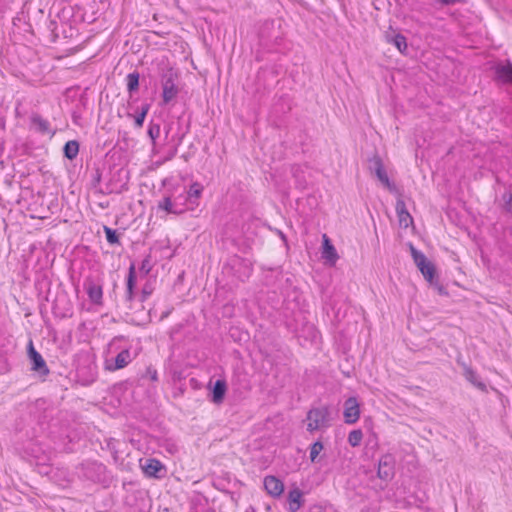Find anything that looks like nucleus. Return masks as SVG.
I'll return each instance as SVG.
<instances>
[{
  "instance_id": "27",
  "label": "nucleus",
  "mask_w": 512,
  "mask_h": 512,
  "mask_svg": "<svg viewBox=\"0 0 512 512\" xmlns=\"http://www.w3.org/2000/svg\"><path fill=\"white\" fill-rule=\"evenodd\" d=\"M202 191H203V186L200 183H198V182L192 183L190 188L188 190L186 189V196H187V197H185L186 202L190 201L191 203H195V200L201 196Z\"/></svg>"
},
{
  "instance_id": "14",
  "label": "nucleus",
  "mask_w": 512,
  "mask_h": 512,
  "mask_svg": "<svg viewBox=\"0 0 512 512\" xmlns=\"http://www.w3.org/2000/svg\"><path fill=\"white\" fill-rule=\"evenodd\" d=\"M131 353L128 349L119 352L115 358L106 360V369L115 371L126 367L131 362Z\"/></svg>"
},
{
  "instance_id": "40",
  "label": "nucleus",
  "mask_w": 512,
  "mask_h": 512,
  "mask_svg": "<svg viewBox=\"0 0 512 512\" xmlns=\"http://www.w3.org/2000/svg\"><path fill=\"white\" fill-rule=\"evenodd\" d=\"M437 3H440L443 6H451L454 5L457 2H460L461 0H435Z\"/></svg>"
},
{
  "instance_id": "7",
  "label": "nucleus",
  "mask_w": 512,
  "mask_h": 512,
  "mask_svg": "<svg viewBox=\"0 0 512 512\" xmlns=\"http://www.w3.org/2000/svg\"><path fill=\"white\" fill-rule=\"evenodd\" d=\"M82 473L83 476L95 483H103L106 481V466L97 461L86 462L82 464Z\"/></svg>"
},
{
  "instance_id": "11",
  "label": "nucleus",
  "mask_w": 512,
  "mask_h": 512,
  "mask_svg": "<svg viewBox=\"0 0 512 512\" xmlns=\"http://www.w3.org/2000/svg\"><path fill=\"white\" fill-rule=\"evenodd\" d=\"M344 421L346 424H354L360 416V406L356 397H349L344 402Z\"/></svg>"
},
{
  "instance_id": "31",
  "label": "nucleus",
  "mask_w": 512,
  "mask_h": 512,
  "mask_svg": "<svg viewBox=\"0 0 512 512\" xmlns=\"http://www.w3.org/2000/svg\"><path fill=\"white\" fill-rule=\"evenodd\" d=\"M323 450V443L321 440L315 441L310 446V460L311 462H315L320 452Z\"/></svg>"
},
{
  "instance_id": "43",
  "label": "nucleus",
  "mask_w": 512,
  "mask_h": 512,
  "mask_svg": "<svg viewBox=\"0 0 512 512\" xmlns=\"http://www.w3.org/2000/svg\"><path fill=\"white\" fill-rule=\"evenodd\" d=\"M279 233H280V238H282L283 240H286L285 235L282 232H279Z\"/></svg>"
},
{
  "instance_id": "36",
  "label": "nucleus",
  "mask_w": 512,
  "mask_h": 512,
  "mask_svg": "<svg viewBox=\"0 0 512 512\" xmlns=\"http://www.w3.org/2000/svg\"><path fill=\"white\" fill-rule=\"evenodd\" d=\"M431 285L435 287L439 295L448 296L447 289L438 281L436 276L434 277V282Z\"/></svg>"
},
{
  "instance_id": "1",
  "label": "nucleus",
  "mask_w": 512,
  "mask_h": 512,
  "mask_svg": "<svg viewBox=\"0 0 512 512\" xmlns=\"http://www.w3.org/2000/svg\"><path fill=\"white\" fill-rule=\"evenodd\" d=\"M186 187L183 185L170 186L165 190L162 199L158 202V210L168 214L180 215L186 211Z\"/></svg>"
},
{
  "instance_id": "37",
  "label": "nucleus",
  "mask_w": 512,
  "mask_h": 512,
  "mask_svg": "<svg viewBox=\"0 0 512 512\" xmlns=\"http://www.w3.org/2000/svg\"><path fill=\"white\" fill-rule=\"evenodd\" d=\"M150 108H151V104L148 102H145L142 104V106L140 107V109L137 113L142 114L146 117Z\"/></svg>"
},
{
  "instance_id": "9",
  "label": "nucleus",
  "mask_w": 512,
  "mask_h": 512,
  "mask_svg": "<svg viewBox=\"0 0 512 512\" xmlns=\"http://www.w3.org/2000/svg\"><path fill=\"white\" fill-rule=\"evenodd\" d=\"M395 457L387 453L378 461L377 477L385 482H390L395 476Z\"/></svg>"
},
{
  "instance_id": "24",
  "label": "nucleus",
  "mask_w": 512,
  "mask_h": 512,
  "mask_svg": "<svg viewBox=\"0 0 512 512\" xmlns=\"http://www.w3.org/2000/svg\"><path fill=\"white\" fill-rule=\"evenodd\" d=\"M126 86L130 99H132L140 86V74L138 71H133L126 76Z\"/></svg>"
},
{
  "instance_id": "42",
  "label": "nucleus",
  "mask_w": 512,
  "mask_h": 512,
  "mask_svg": "<svg viewBox=\"0 0 512 512\" xmlns=\"http://www.w3.org/2000/svg\"><path fill=\"white\" fill-rule=\"evenodd\" d=\"M169 313H170V311L163 312L162 315H161V320L166 318L169 315Z\"/></svg>"
},
{
  "instance_id": "26",
  "label": "nucleus",
  "mask_w": 512,
  "mask_h": 512,
  "mask_svg": "<svg viewBox=\"0 0 512 512\" xmlns=\"http://www.w3.org/2000/svg\"><path fill=\"white\" fill-rule=\"evenodd\" d=\"M31 123L36 127L37 131L42 134L50 132L49 122L42 118V116L39 114H33L31 116Z\"/></svg>"
},
{
  "instance_id": "35",
  "label": "nucleus",
  "mask_w": 512,
  "mask_h": 512,
  "mask_svg": "<svg viewBox=\"0 0 512 512\" xmlns=\"http://www.w3.org/2000/svg\"><path fill=\"white\" fill-rule=\"evenodd\" d=\"M127 116L128 117H134V126H135V128H142L143 127V124H144V121H145V118H146L144 115L139 114V113H137L136 115L128 113Z\"/></svg>"
},
{
  "instance_id": "25",
  "label": "nucleus",
  "mask_w": 512,
  "mask_h": 512,
  "mask_svg": "<svg viewBox=\"0 0 512 512\" xmlns=\"http://www.w3.org/2000/svg\"><path fill=\"white\" fill-rule=\"evenodd\" d=\"M79 153V143L76 140H70L63 147V155L68 160H74Z\"/></svg>"
},
{
  "instance_id": "6",
  "label": "nucleus",
  "mask_w": 512,
  "mask_h": 512,
  "mask_svg": "<svg viewBox=\"0 0 512 512\" xmlns=\"http://www.w3.org/2000/svg\"><path fill=\"white\" fill-rule=\"evenodd\" d=\"M27 356L31 364V370L39 377L45 378L49 375L50 370L42 355L35 349L33 341L30 340L27 345Z\"/></svg>"
},
{
  "instance_id": "21",
  "label": "nucleus",
  "mask_w": 512,
  "mask_h": 512,
  "mask_svg": "<svg viewBox=\"0 0 512 512\" xmlns=\"http://www.w3.org/2000/svg\"><path fill=\"white\" fill-rule=\"evenodd\" d=\"M137 282V275H136V268L135 264L131 263L129 270H128V276H127V282H126V300L131 302L134 299V290L136 287Z\"/></svg>"
},
{
  "instance_id": "23",
  "label": "nucleus",
  "mask_w": 512,
  "mask_h": 512,
  "mask_svg": "<svg viewBox=\"0 0 512 512\" xmlns=\"http://www.w3.org/2000/svg\"><path fill=\"white\" fill-rule=\"evenodd\" d=\"M395 208L398 215L400 226L407 228L409 222L413 221V218L407 211L405 202L402 199H398Z\"/></svg>"
},
{
  "instance_id": "2",
  "label": "nucleus",
  "mask_w": 512,
  "mask_h": 512,
  "mask_svg": "<svg viewBox=\"0 0 512 512\" xmlns=\"http://www.w3.org/2000/svg\"><path fill=\"white\" fill-rule=\"evenodd\" d=\"M307 431L314 432L320 428H327L331 422L330 407L323 405L320 407H312L307 412Z\"/></svg>"
},
{
  "instance_id": "41",
  "label": "nucleus",
  "mask_w": 512,
  "mask_h": 512,
  "mask_svg": "<svg viewBox=\"0 0 512 512\" xmlns=\"http://www.w3.org/2000/svg\"><path fill=\"white\" fill-rule=\"evenodd\" d=\"M56 26H57L56 21H53V20H52V21H50L49 28H50L52 31H54V29L56 28Z\"/></svg>"
},
{
  "instance_id": "38",
  "label": "nucleus",
  "mask_w": 512,
  "mask_h": 512,
  "mask_svg": "<svg viewBox=\"0 0 512 512\" xmlns=\"http://www.w3.org/2000/svg\"><path fill=\"white\" fill-rule=\"evenodd\" d=\"M101 182V172L99 169L95 170V175L92 180V185L96 187Z\"/></svg>"
},
{
  "instance_id": "22",
  "label": "nucleus",
  "mask_w": 512,
  "mask_h": 512,
  "mask_svg": "<svg viewBox=\"0 0 512 512\" xmlns=\"http://www.w3.org/2000/svg\"><path fill=\"white\" fill-rule=\"evenodd\" d=\"M465 379L469 381L474 387L478 388L481 391H486L487 386L482 381L481 377L469 366L464 365V373Z\"/></svg>"
},
{
  "instance_id": "29",
  "label": "nucleus",
  "mask_w": 512,
  "mask_h": 512,
  "mask_svg": "<svg viewBox=\"0 0 512 512\" xmlns=\"http://www.w3.org/2000/svg\"><path fill=\"white\" fill-rule=\"evenodd\" d=\"M362 439H363V432L360 429L352 430L348 435V443L352 447L359 446Z\"/></svg>"
},
{
  "instance_id": "3",
  "label": "nucleus",
  "mask_w": 512,
  "mask_h": 512,
  "mask_svg": "<svg viewBox=\"0 0 512 512\" xmlns=\"http://www.w3.org/2000/svg\"><path fill=\"white\" fill-rule=\"evenodd\" d=\"M259 43L263 48H271L282 41L280 26L274 20L265 21L259 29Z\"/></svg>"
},
{
  "instance_id": "12",
  "label": "nucleus",
  "mask_w": 512,
  "mask_h": 512,
  "mask_svg": "<svg viewBox=\"0 0 512 512\" xmlns=\"http://www.w3.org/2000/svg\"><path fill=\"white\" fill-rule=\"evenodd\" d=\"M210 391L209 397L214 404H221L224 401L227 392V383L225 379H217L214 383L208 385Z\"/></svg>"
},
{
  "instance_id": "30",
  "label": "nucleus",
  "mask_w": 512,
  "mask_h": 512,
  "mask_svg": "<svg viewBox=\"0 0 512 512\" xmlns=\"http://www.w3.org/2000/svg\"><path fill=\"white\" fill-rule=\"evenodd\" d=\"M103 230L106 235V240L109 244H111V245L120 244L119 235L117 233V230L112 229L108 226H104Z\"/></svg>"
},
{
  "instance_id": "8",
  "label": "nucleus",
  "mask_w": 512,
  "mask_h": 512,
  "mask_svg": "<svg viewBox=\"0 0 512 512\" xmlns=\"http://www.w3.org/2000/svg\"><path fill=\"white\" fill-rule=\"evenodd\" d=\"M369 170L389 191L396 190V185L390 181L380 156L374 155L369 159Z\"/></svg>"
},
{
  "instance_id": "34",
  "label": "nucleus",
  "mask_w": 512,
  "mask_h": 512,
  "mask_svg": "<svg viewBox=\"0 0 512 512\" xmlns=\"http://www.w3.org/2000/svg\"><path fill=\"white\" fill-rule=\"evenodd\" d=\"M153 292L151 284L146 283L141 290L140 301L144 302Z\"/></svg>"
},
{
  "instance_id": "10",
  "label": "nucleus",
  "mask_w": 512,
  "mask_h": 512,
  "mask_svg": "<svg viewBox=\"0 0 512 512\" xmlns=\"http://www.w3.org/2000/svg\"><path fill=\"white\" fill-rule=\"evenodd\" d=\"M231 266L232 268H238L235 274L241 281H245L246 279H248L253 271L252 262L249 259L239 256H234L231 259Z\"/></svg>"
},
{
  "instance_id": "4",
  "label": "nucleus",
  "mask_w": 512,
  "mask_h": 512,
  "mask_svg": "<svg viewBox=\"0 0 512 512\" xmlns=\"http://www.w3.org/2000/svg\"><path fill=\"white\" fill-rule=\"evenodd\" d=\"M413 261L424 279L429 283L433 284L434 277L436 276L435 265L427 259V257L419 250H417L412 243L408 244Z\"/></svg>"
},
{
  "instance_id": "18",
  "label": "nucleus",
  "mask_w": 512,
  "mask_h": 512,
  "mask_svg": "<svg viewBox=\"0 0 512 512\" xmlns=\"http://www.w3.org/2000/svg\"><path fill=\"white\" fill-rule=\"evenodd\" d=\"M385 39L388 43L393 44L399 50V52L404 55L407 54V39L403 34L396 33L395 31L386 32Z\"/></svg>"
},
{
  "instance_id": "5",
  "label": "nucleus",
  "mask_w": 512,
  "mask_h": 512,
  "mask_svg": "<svg viewBox=\"0 0 512 512\" xmlns=\"http://www.w3.org/2000/svg\"><path fill=\"white\" fill-rule=\"evenodd\" d=\"M178 74L173 69H167L161 75L162 83V99L164 104L170 103L179 93V89L175 84Z\"/></svg>"
},
{
  "instance_id": "28",
  "label": "nucleus",
  "mask_w": 512,
  "mask_h": 512,
  "mask_svg": "<svg viewBox=\"0 0 512 512\" xmlns=\"http://www.w3.org/2000/svg\"><path fill=\"white\" fill-rule=\"evenodd\" d=\"M160 124L151 121L148 126L147 134L152 141V144H156V139L160 136Z\"/></svg>"
},
{
  "instance_id": "15",
  "label": "nucleus",
  "mask_w": 512,
  "mask_h": 512,
  "mask_svg": "<svg viewBox=\"0 0 512 512\" xmlns=\"http://www.w3.org/2000/svg\"><path fill=\"white\" fill-rule=\"evenodd\" d=\"M322 258L330 265H335L337 260L339 259V256L337 254V251L331 242L330 238L326 235H322Z\"/></svg>"
},
{
  "instance_id": "32",
  "label": "nucleus",
  "mask_w": 512,
  "mask_h": 512,
  "mask_svg": "<svg viewBox=\"0 0 512 512\" xmlns=\"http://www.w3.org/2000/svg\"><path fill=\"white\" fill-rule=\"evenodd\" d=\"M140 272L144 273L145 275L149 274L151 269H152V265H151V255H147L141 262V266H140Z\"/></svg>"
},
{
  "instance_id": "13",
  "label": "nucleus",
  "mask_w": 512,
  "mask_h": 512,
  "mask_svg": "<svg viewBox=\"0 0 512 512\" xmlns=\"http://www.w3.org/2000/svg\"><path fill=\"white\" fill-rule=\"evenodd\" d=\"M494 70L495 80L497 82L502 84H512V62L510 60L496 64Z\"/></svg>"
},
{
  "instance_id": "17",
  "label": "nucleus",
  "mask_w": 512,
  "mask_h": 512,
  "mask_svg": "<svg viewBox=\"0 0 512 512\" xmlns=\"http://www.w3.org/2000/svg\"><path fill=\"white\" fill-rule=\"evenodd\" d=\"M84 287L88 294L89 300L96 305L102 304L103 290L102 286L96 284L92 279H87Z\"/></svg>"
},
{
  "instance_id": "19",
  "label": "nucleus",
  "mask_w": 512,
  "mask_h": 512,
  "mask_svg": "<svg viewBox=\"0 0 512 512\" xmlns=\"http://www.w3.org/2000/svg\"><path fill=\"white\" fill-rule=\"evenodd\" d=\"M142 468L146 476L153 478H161L162 476L159 473L165 470V466L161 461L155 458L147 459Z\"/></svg>"
},
{
  "instance_id": "33",
  "label": "nucleus",
  "mask_w": 512,
  "mask_h": 512,
  "mask_svg": "<svg viewBox=\"0 0 512 512\" xmlns=\"http://www.w3.org/2000/svg\"><path fill=\"white\" fill-rule=\"evenodd\" d=\"M504 205L503 208L506 213L512 214V192L503 195Z\"/></svg>"
},
{
  "instance_id": "20",
  "label": "nucleus",
  "mask_w": 512,
  "mask_h": 512,
  "mask_svg": "<svg viewBox=\"0 0 512 512\" xmlns=\"http://www.w3.org/2000/svg\"><path fill=\"white\" fill-rule=\"evenodd\" d=\"M287 501L289 503V512H297L304 503L302 490L298 487L292 488L288 492Z\"/></svg>"
},
{
  "instance_id": "16",
  "label": "nucleus",
  "mask_w": 512,
  "mask_h": 512,
  "mask_svg": "<svg viewBox=\"0 0 512 512\" xmlns=\"http://www.w3.org/2000/svg\"><path fill=\"white\" fill-rule=\"evenodd\" d=\"M264 488L272 497H280L284 491L283 482L273 475L264 478Z\"/></svg>"
},
{
  "instance_id": "39",
  "label": "nucleus",
  "mask_w": 512,
  "mask_h": 512,
  "mask_svg": "<svg viewBox=\"0 0 512 512\" xmlns=\"http://www.w3.org/2000/svg\"><path fill=\"white\" fill-rule=\"evenodd\" d=\"M147 375L149 376L151 381H157V379H158L157 371L155 369L151 368V367L147 368Z\"/></svg>"
}]
</instances>
